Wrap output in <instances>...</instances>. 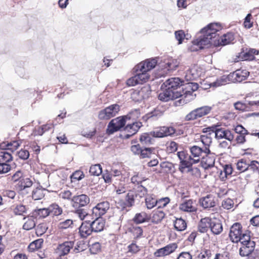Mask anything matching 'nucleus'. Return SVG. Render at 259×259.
Instances as JSON below:
<instances>
[{
  "instance_id": "f257e3e1",
  "label": "nucleus",
  "mask_w": 259,
  "mask_h": 259,
  "mask_svg": "<svg viewBox=\"0 0 259 259\" xmlns=\"http://www.w3.org/2000/svg\"><path fill=\"white\" fill-rule=\"evenodd\" d=\"M198 88V85L197 83L191 82L187 83L185 87L183 88V94L181 92H172L165 88V90L159 94L158 99L162 101L167 102L180 98V103L186 104L195 98L196 95L193 93Z\"/></svg>"
},
{
  "instance_id": "f03ea898",
  "label": "nucleus",
  "mask_w": 259,
  "mask_h": 259,
  "mask_svg": "<svg viewBox=\"0 0 259 259\" xmlns=\"http://www.w3.org/2000/svg\"><path fill=\"white\" fill-rule=\"evenodd\" d=\"M139 116V110H135L126 115L119 116L112 119L108 125L107 133L109 135L113 134L123 127L128 120H132L134 121L138 118Z\"/></svg>"
},
{
  "instance_id": "7ed1b4c3",
  "label": "nucleus",
  "mask_w": 259,
  "mask_h": 259,
  "mask_svg": "<svg viewBox=\"0 0 259 259\" xmlns=\"http://www.w3.org/2000/svg\"><path fill=\"white\" fill-rule=\"evenodd\" d=\"M177 156L180 161L179 169L182 172H190L192 175H200L199 169L197 167H191L193 164L190 155H188L185 151H182L177 153Z\"/></svg>"
},
{
  "instance_id": "20e7f679",
  "label": "nucleus",
  "mask_w": 259,
  "mask_h": 259,
  "mask_svg": "<svg viewBox=\"0 0 259 259\" xmlns=\"http://www.w3.org/2000/svg\"><path fill=\"white\" fill-rule=\"evenodd\" d=\"M206 129L209 132L214 133L215 137L218 140L225 139L231 142L234 139V135L230 130L220 127L219 125H213Z\"/></svg>"
},
{
  "instance_id": "39448f33",
  "label": "nucleus",
  "mask_w": 259,
  "mask_h": 259,
  "mask_svg": "<svg viewBox=\"0 0 259 259\" xmlns=\"http://www.w3.org/2000/svg\"><path fill=\"white\" fill-rule=\"evenodd\" d=\"M120 110V106L117 104L111 105L103 110H101L98 114V118L101 120H108L115 116Z\"/></svg>"
},
{
  "instance_id": "423d86ee",
  "label": "nucleus",
  "mask_w": 259,
  "mask_h": 259,
  "mask_svg": "<svg viewBox=\"0 0 259 259\" xmlns=\"http://www.w3.org/2000/svg\"><path fill=\"white\" fill-rule=\"evenodd\" d=\"M211 110V107L208 106H205L195 109L186 116V120H192L201 117L208 114Z\"/></svg>"
},
{
  "instance_id": "0eeeda50",
  "label": "nucleus",
  "mask_w": 259,
  "mask_h": 259,
  "mask_svg": "<svg viewBox=\"0 0 259 259\" xmlns=\"http://www.w3.org/2000/svg\"><path fill=\"white\" fill-rule=\"evenodd\" d=\"M209 148L208 147L202 149L198 146H193L190 148V156L192 158L193 164H196L200 162L201 158L206 153L208 152Z\"/></svg>"
},
{
  "instance_id": "6e6552de",
  "label": "nucleus",
  "mask_w": 259,
  "mask_h": 259,
  "mask_svg": "<svg viewBox=\"0 0 259 259\" xmlns=\"http://www.w3.org/2000/svg\"><path fill=\"white\" fill-rule=\"evenodd\" d=\"M176 130L172 126H161L155 128L150 132L151 135L155 138H163L171 136L175 133Z\"/></svg>"
},
{
  "instance_id": "1a4fd4ad",
  "label": "nucleus",
  "mask_w": 259,
  "mask_h": 259,
  "mask_svg": "<svg viewBox=\"0 0 259 259\" xmlns=\"http://www.w3.org/2000/svg\"><path fill=\"white\" fill-rule=\"evenodd\" d=\"M183 81L178 77H172L167 79L162 85V87H164L168 90H170L172 92H181L182 91H177L181 85H183V88H185L186 84H182Z\"/></svg>"
},
{
  "instance_id": "9d476101",
  "label": "nucleus",
  "mask_w": 259,
  "mask_h": 259,
  "mask_svg": "<svg viewBox=\"0 0 259 259\" xmlns=\"http://www.w3.org/2000/svg\"><path fill=\"white\" fill-rule=\"evenodd\" d=\"M222 29V26L219 23H211L207 25V26L201 29L200 33L206 34L212 39L214 38L217 32Z\"/></svg>"
},
{
  "instance_id": "9b49d317",
  "label": "nucleus",
  "mask_w": 259,
  "mask_h": 259,
  "mask_svg": "<svg viewBox=\"0 0 259 259\" xmlns=\"http://www.w3.org/2000/svg\"><path fill=\"white\" fill-rule=\"evenodd\" d=\"M90 202L89 197L85 194L74 196L71 199V205L74 208H79L87 206Z\"/></svg>"
},
{
  "instance_id": "f8f14e48",
  "label": "nucleus",
  "mask_w": 259,
  "mask_h": 259,
  "mask_svg": "<svg viewBox=\"0 0 259 259\" xmlns=\"http://www.w3.org/2000/svg\"><path fill=\"white\" fill-rule=\"evenodd\" d=\"M157 63V61L156 59H147L136 65L134 68V70L135 72H148L154 68Z\"/></svg>"
},
{
  "instance_id": "ddd939ff",
  "label": "nucleus",
  "mask_w": 259,
  "mask_h": 259,
  "mask_svg": "<svg viewBox=\"0 0 259 259\" xmlns=\"http://www.w3.org/2000/svg\"><path fill=\"white\" fill-rule=\"evenodd\" d=\"M179 63L176 59L172 58H168L165 59L163 62L159 64L160 67L163 70V72L160 73V75H163L164 73H166L167 71H172L176 69L178 66Z\"/></svg>"
},
{
  "instance_id": "4468645a",
  "label": "nucleus",
  "mask_w": 259,
  "mask_h": 259,
  "mask_svg": "<svg viewBox=\"0 0 259 259\" xmlns=\"http://www.w3.org/2000/svg\"><path fill=\"white\" fill-rule=\"evenodd\" d=\"M215 160V155L211 152L209 149L208 152H206L203 155L200 159V164L204 169L212 167L214 166Z\"/></svg>"
},
{
  "instance_id": "2eb2a0df",
  "label": "nucleus",
  "mask_w": 259,
  "mask_h": 259,
  "mask_svg": "<svg viewBox=\"0 0 259 259\" xmlns=\"http://www.w3.org/2000/svg\"><path fill=\"white\" fill-rule=\"evenodd\" d=\"M151 94L150 87H143L140 91H135L133 92L131 97L135 101H140L143 99L148 98Z\"/></svg>"
},
{
  "instance_id": "dca6fc26",
  "label": "nucleus",
  "mask_w": 259,
  "mask_h": 259,
  "mask_svg": "<svg viewBox=\"0 0 259 259\" xmlns=\"http://www.w3.org/2000/svg\"><path fill=\"white\" fill-rule=\"evenodd\" d=\"M178 248L176 243H170L156 250L154 255L156 257H163L173 253Z\"/></svg>"
},
{
  "instance_id": "f3484780",
  "label": "nucleus",
  "mask_w": 259,
  "mask_h": 259,
  "mask_svg": "<svg viewBox=\"0 0 259 259\" xmlns=\"http://www.w3.org/2000/svg\"><path fill=\"white\" fill-rule=\"evenodd\" d=\"M242 226L240 223H236L231 227L229 233V237L232 242L237 243L240 239V236L242 235Z\"/></svg>"
},
{
  "instance_id": "a211bd4d",
  "label": "nucleus",
  "mask_w": 259,
  "mask_h": 259,
  "mask_svg": "<svg viewBox=\"0 0 259 259\" xmlns=\"http://www.w3.org/2000/svg\"><path fill=\"white\" fill-rule=\"evenodd\" d=\"M109 208V203L107 201H103L98 203L93 208V213L97 217H101L104 215Z\"/></svg>"
},
{
  "instance_id": "6ab92c4d",
  "label": "nucleus",
  "mask_w": 259,
  "mask_h": 259,
  "mask_svg": "<svg viewBox=\"0 0 259 259\" xmlns=\"http://www.w3.org/2000/svg\"><path fill=\"white\" fill-rule=\"evenodd\" d=\"M249 75V72L246 70L239 69L230 73L232 82H241L246 79Z\"/></svg>"
},
{
  "instance_id": "aec40b11",
  "label": "nucleus",
  "mask_w": 259,
  "mask_h": 259,
  "mask_svg": "<svg viewBox=\"0 0 259 259\" xmlns=\"http://www.w3.org/2000/svg\"><path fill=\"white\" fill-rule=\"evenodd\" d=\"M142 126V122L139 121H133L131 123H128L124 128L125 131L128 133L126 135L125 137L129 138L130 137L137 133Z\"/></svg>"
},
{
  "instance_id": "412c9836",
  "label": "nucleus",
  "mask_w": 259,
  "mask_h": 259,
  "mask_svg": "<svg viewBox=\"0 0 259 259\" xmlns=\"http://www.w3.org/2000/svg\"><path fill=\"white\" fill-rule=\"evenodd\" d=\"M255 247L254 242H249L247 243L240 244L239 249L240 255L242 256L249 255L253 250Z\"/></svg>"
},
{
  "instance_id": "4be33fe9",
  "label": "nucleus",
  "mask_w": 259,
  "mask_h": 259,
  "mask_svg": "<svg viewBox=\"0 0 259 259\" xmlns=\"http://www.w3.org/2000/svg\"><path fill=\"white\" fill-rule=\"evenodd\" d=\"M179 209L185 212H192L197 210L195 202L192 199L184 201L179 205Z\"/></svg>"
},
{
  "instance_id": "5701e85b",
  "label": "nucleus",
  "mask_w": 259,
  "mask_h": 259,
  "mask_svg": "<svg viewBox=\"0 0 259 259\" xmlns=\"http://www.w3.org/2000/svg\"><path fill=\"white\" fill-rule=\"evenodd\" d=\"M200 205L204 209H209L215 205L214 197L211 195H207L199 199Z\"/></svg>"
},
{
  "instance_id": "b1692460",
  "label": "nucleus",
  "mask_w": 259,
  "mask_h": 259,
  "mask_svg": "<svg viewBox=\"0 0 259 259\" xmlns=\"http://www.w3.org/2000/svg\"><path fill=\"white\" fill-rule=\"evenodd\" d=\"M94 232L90 221H85L82 223L79 228V232L82 238H86Z\"/></svg>"
},
{
  "instance_id": "393cba45",
  "label": "nucleus",
  "mask_w": 259,
  "mask_h": 259,
  "mask_svg": "<svg viewBox=\"0 0 259 259\" xmlns=\"http://www.w3.org/2000/svg\"><path fill=\"white\" fill-rule=\"evenodd\" d=\"M210 229L213 234L215 235L220 234L223 231L221 221L216 218H211Z\"/></svg>"
},
{
  "instance_id": "a878e982",
  "label": "nucleus",
  "mask_w": 259,
  "mask_h": 259,
  "mask_svg": "<svg viewBox=\"0 0 259 259\" xmlns=\"http://www.w3.org/2000/svg\"><path fill=\"white\" fill-rule=\"evenodd\" d=\"M73 246L74 242L73 241L65 242L58 245L57 248V252L61 256L65 255L69 252L70 249L72 248Z\"/></svg>"
},
{
  "instance_id": "bb28decb",
  "label": "nucleus",
  "mask_w": 259,
  "mask_h": 259,
  "mask_svg": "<svg viewBox=\"0 0 259 259\" xmlns=\"http://www.w3.org/2000/svg\"><path fill=\"white\" fill-rule=\"evenodd\" d=\"M165 214L161 208H157L152 212L150 220L154 224H158L163 220L165 217Z\"/></svg>"
},
{
  "instance_id": "cd10ccee",
  "label": "nucleus",
  "mask_w": 259,
  "mask_h": 259,
  "mask_svg": "<svg viewBox=\"0 0 259 259\" xmlns=\"http://www.w3.org/2000/svg\"><path fill=\"white\" fill-rule=\"evenodd\" d=\"M92 229L95 232H99L103 230L105 222L101 217H98L95 220L91 223Z\"/></svg>"
},
{
  "instance_id": "c85d7f7f",
  "label": "nucleus",
  "mask_w": 259,
  "mask_h": 259,
  "mask_svg": "<svg viewBox=\"0 0 259 259\" xmlns=\"http://www.w3.org/2000/svg\"><path fill=\"white\" fill-rule=\"evenodd\" d=\"M211 223V218H204L201 219L199 223L198 229L201 233L206 232L210 229V225Z\"/></svg>"
},
{
  "instance_id": "c756f323",
  "label": "nucleus",
  "mask_w": 259,
  "mask_h": 259,
  "mask_svg": "<svg viewBox=\"0 0 259 259\" xmlns=\"http://www.w3.org/2000/svg\"><path fill=\"white\" fill-rule=\"evenodd\" d=\"M201 35L195 39L196 43L198 44L201 48L203 49L205 47H207L211 43V39L204 33H201Z\"/></svg>"
},
{
  "instance_id": "7c9ffc66",
  "label": "nucleus",
  "mask_w": 259,
  "mask_h": 259,
  "mask_svg": "<svg viewBox=\"0 0 259 259\" xmlns=\"http://www.w3.org/2000/svg\"><path fill=\"white\" fill-rule=\"evenodd\" d=\"M235 39L234 34L229 32L224 34L218 40V44L221 46H225L233 42Z\"/></svg>"
},
{
  "instance_id": "2f4dec72",
  "label": "nucleus",
  "mask_w": 259,
  "mask_h": 259,
  "mask_svg": "<svg viewBox=\"0 0 259 259\" xmlns=\"http://www.w3.org/2000/svg\"><path fill=\"white\" fill-rule=\"evenodd\" d=\"M150 220V217L145 212L137 213L133 218V221L136 224H142L145 222H148Z\"/></svg>"
},
{
  "instance_id": "473e14b6",
  "label": "nucleus",
  "mask_w": 259,
  "mask_h": 259,
  "mask_svg": "<svg viewBox=\"0 0 259 259\" xmlns=\"http://www.w3.org/2000/svg\"><path fill=\"white\" fill-rule=\"evenodd\" d=\"M24 223L23 228L26 230H29L34 228L36 225V218L33 216H28L24 218Z\"/></svg>"
},
{
  "instance_id": "72a5a7b5",
  "label": "nucleus",
  "mask_w": 259,
  "mask_h": 259,
  "mask_svg": "<svg viewBox=\"0 0 259 259\" xmlns=\"http://www.w3.org/2000/svg\"><path fill=\"white\" fill-rule=\"evenodd\" d=\"M235 164L236 169L240 172H242L247 170L249 167V160L244 158L239 159Z\"/></svg>"
},
{
  "instance_id": "f704fd0d",
  "label": "nucleus",
  "mask_w": 259,
  "mask_h": 259,
  "mask_svg": "<svg viewBox=\"0 0 259 259\" xmlns=\"http://www.w3.org/2000/svg\"><path fill=\"white\" fill-rule=\"evenodd\" d=\"M230 74L228 75H223L217 79L216 81L212 83L213 87H220L229 83L230 81H232Z\"/></svg>"
},
{
  "instance_id": "c9c22d12",
  "label": "nucleus",
  "mask_w": 259,
  "mask_h": 259,
  "mask_svg": "<svg viewBox=\"0 0 259 259\" xmlns=\"http://www.w3.org/2000/svg\"><path fill=\"white\" fill-rule=\"evenodd\" d=\"M145 200L146 207L149 209L153 208L157 203V200L154 195H147Z\"/></svg>"
},
{
  "instance_id": "e433bc0d",
  "label": "nucleus",
  "mask_w": 259,
  "mask_h": 259,
  "mask_svg": "<svg viewBox=\"0 0 259 259\" xmlns=\"http://www.w3.org/2000/svg\"><path fill=\"white\" fill-rule=\"evenodd\" d=\"M45 189H43L41 187H37L35 188L32 192V197L35 200H40L42 199L44 196Z\"/></svg>"
},
{
  "instance_id": "4c0bfd02",
  "label": "nucleus",
  "mask_w": 259,
  "mask_h": 259,
  "mask_svg": "<svg viewBox=\"0 0 259 259\" xmlns=\"http://www.w3.org/2000/svg\"><path fill=\"white\" fill-rule=\"evenodd\" d=\"M13 160V157L10 153L7 151L0 152V163H9Z\"/></svg>"
},
{
  "instance_id": "58836bf2",
  "label": "nucleus",
  "mask_w": 259,
  "mask_h": 259,
  "mask_svg": "<svg viewBox=\"0 0 259 259\" xmlns=\"http://www.w3.org/2000/svg\"><path fill=\"white\" fill-rule=\"evenodd\" d=\"M18 184L20 187V189L21 190H23L27 188L30 187L33 184V182L30 178H24L19 181Z\"/></svg>"
},
{
  "instance_id": "ea45409f",
  "label": "nucleus",
  "mask_w": 259,
  "mask_h": 259,
  "mask_svg": "<svg viewBox=\"0 0 259 259\" xmlns=\"http://www.w3.org/2000/svg\"><path fill=\"white\" fill-rule=\"evenodd\" d=\"M49 210L50 214L58 216L62 214L63 212L62 208L57 204H52L49 207Z\"/></svg>"
},
{
  "instance_id": "a19ab883",
  "label": "nucleus",
  "mask_w": 259,
  "mask_h": 259,
  "mask_svg": "<svg viewBox=\"0 0 259 259\" xmlns=\"http://www.w3.org/2000/svg\"><path fill=\"white\" fill-rule=\"evenodd\" d=\"M174 227L178 231H182L187 227V224L185 220L181 218L176 219L174 222Z\"/></svg>"
},
{
  "instance_id": "79ce46f5",
  "label": "nucleus",
  "mask_w": 259,
  "mask_h": 259,
  "mask_svg": "<svg viewBox=\"0 0 259 259\" xmlns=\"http://www.w3.org/2000/svg\"><path fill=\"white\" fill-rule=\"evenodd\" d=\"M163 114V110L161 107H157L154 110L147 114L148 118H158L161 117Z\"/></svg>"
},
{
  "instance_id": "37998d69",
  "label": "nucleus",
  "mask_w": 259,
  "mask_h": 259,
  "mask_svg": "<svg viewBox=\"0 0 259 259\" xmlns=\"http://www.w3.org/2000/svg\"><path fill=\"white\" fill-rule=\"evenodd\" d=\"M136 72V76L140 84L146 82L149 78L150 76L148 74V72L138 71Z\"/></svg>"
},
{
  "instance_id": "c03bdc74",
  "label": "nucleus",
  "mask_w": 259,
  "mask_h": 259,
  "mask_svg": "<svg viewBox=\"0 0 259 259\" xmlns=\"http://www.w3.org/2000/svg\"><path fill=\"white\" fill-rule=\"evenodd\" d=\"M102 172V169L100 164L92 165L90 168L89 172L91 175L98 176Z\"/></svg>"
},
{
  "instance_id": "a18cd8bd",
  "label": "nucleus",
  "mask_w": 259,
  "mask_h": 259,
  "mask_svg": "<svg viewBox=\"0 0 259 259\" xmlns=\"http://www.w3.org/2000/svg\"><path fill=\"white\" fill-rule=\"evenodd\" d=\"M43 241L41 239L36 240L31 243L28 246V249L30 251H33L35 250L41 248Z\"/></svg>"
},
{
  "instance_id": "49530a36",
  "label": "nucleus",
  "mask_w": 259,
  "mask_h": 259,
  "mask_svg": "<svg viewBox=\"0 0 259 259\" xmlns=\"http://www.w3.org/2000/svg\"><path fill=\"white\" fill-rule=\"evenodd\" d=\"M73 222L71 219H67L64 221L61 222L58 224V228L59 229H66L70 227H72Z\"/></svg>"
},
{
  "instance_id": "de8ad7c7",
  "label": "nucleus",
  "mask_w": 259,
  "mask_h": 259,
  "mask_svg": "<svg viewBox=\"0 0 259 259\" xmlns=\"http://www.w3.org/2000/svg\"><path fill=\"white\" fill-rule=\"evenodd\" d=\"M48 229V225L46 223L39 224L36 227V232L37 235L44 234Z\"/></svg>"
},
{
  "instance_id": "09e8293b",
  "label": "nucleus",
  "mask_w": 259,
  "mask_h": 259,
  "mask_svg": "<svg viewBox=\"0 0 259 259\" xmlns=\"http://www.w3.org/2000/svg\"><path fill=\"white\" fill-rule=\"evenodd\" d=\"M26 211V208L25 206L22 204L16 205L13 208V212L16 215H23Z\"/></svg>"
},
{
  "instance_id": "8fccbe9b",
  "label": "nucleus",
  "mask_w": 259,
  "mask_h": 259,
  "mask_svg": "<svg viewBox=\"0 0 259 259\" xmlns=\"http://www.w3.org/2000/svg\"><path fill=\"white\" fill-rule=\"evenodd\" d=\"M178 149V144L174 141H171L166 144V150L169 153L176 151Z\"/></svg>"
},
{
  "instance_id": "3c124183",
  "label": "nucleus",
  "mask_w": 259,
  "mask_h": 259,
  "mask_svg": "<svg viewBox=\"0 0 259 259\" xmlns=\"http://www.w3.org/2000/svg\"><path fill=\"white\" fill-rule=\"evenodd\" d=\"M152 136L150 133H144L141 135L140 137V141L144 144H148L151 143L152 141Z\"/></svg>"
},
{
  "instance_id": "603ef678",
  "label": "nucleus",
  "mask_w": 259,
  "mask_h": 259,
  "mask_svg": "<svg viewBox=\"0 0 259 259\" xmlns=\"http://www.w3.org/2000/svg\"><path fill=\"white\" fill-rule=\"evenodd\" d=\"M84 177V175L82 171L80 170H76L74 172H73L72 175L70 176V178L71 179V181L73 182V180H81Z\"/></svg>"
},
{
  "instance_id": "864d4df0",
  "label": "nucleus",
  "mask_w": 259,
  "mask_h": 259,
  "mask_svg": "<svg viewBox=\"0 0 259 259\" xmlns=\"http://www.w3.org/2000/svg\"><path fill=\"white\" fill-rule=\"evenodd\" d=\"M59 196L60 198L64 200H70L72 199V193L69 190H63L61 191Z\"/></svg>"
},
{
  "instance_id": "5fc2aeb1",
  "label": "nucleus",
  "mask_w": 259,
  "mask_h": 259,
  "mask_svg": "<svg viewBox=\"0 0 259 259\" xmlns=\"http://www.w3.org/2000/svg\"><path fill=\"white\" fill-rule=\"evenodd\" d=\"M234 206L233 200L230 198L224 199L222 202V206L226 209H230Z\"/></svg>"
},
{
  "instance_id": "6e6d98bb",
  "label": "nucleus",
  "mask_w": 259,
  "mask_h": 259,
  "mask_svg": "<svg viewBox=\"0 0 259 259\" xmlns=\"http://www.w3.org/2000/svg\"><path fill=\"white\" fill-rule=\"evenodd\" d=\"M200 140L203 144L204 145V148L208 147L209 148L210 145L212 143V139L211 137L207 135H202L200 137Z\"/></svg>"
},
{
  "instance_id": "4d7b16f0",
  "label": "nucleus",
  "mask_w": 259,
  "mask_h": 259,
  "mask_svg": "<svg viewBox=\"0 0 259 259\" xmlns=\"http://www.w3.org/2000/svg\"><path fill=\"white\" fill-rule=\"evenodd\" d=\"M126 205L127 206H132L135 203L134 195L133 192L128 193L125 197Z\"/></svg>"
},
{
  "instance_id": "13d9d810",
  "label": "nucleus",
  "mask_w": 259,
  "mask_h": 259,
  "mask_svg": "<svg viewBox=\"0 0 259 259\" xmlns=\"http://www.w3.org/2000/svg\"><path fill=\"white\" fill-rule=\"evenodd\" d=\"M160 167L166 172L170 171L174 168L173 164L168 161H164L160 163Z\"/></svg>"
},
{
  "instance_id": "bf43d9fd",
  "label": "nucleus",
  "mask_w": 259,
  "mask_h": 259,
  "mask_svg": "<svg viewBox=\"0 0 259 259\" xmlns=\"http://www.w3.org/2000/svg\"><path fill=\"white\" fill-rule=\"evenodd\" d=\"M132 232L136 238L140 237L143 234V229L140 227H134L132 229Z\"/></svg>"
},
{
  "instance_id": "052dcab7",
  "label": "nucleus",
  "mask_w": 259,
  "mask_h": 259,
  "mask_svg": "<svg viewBox=\"0 0 259 259\" xmlns=\"http://www.w3.org/2000/svg\"><path fill=\"white\" fill-rule=\"evenodd\" d=\"M175 34L176 38L179 41V44H181L185 37L184 31L182 30L176 31Z\"/></svg>"
},
{
  "instance_id": "680f3d73",
  "label": "nucleus",
  "mask_w": 259,
  "mask_h": 259,
  "mask_svg": "<svg viewBox=\"0 0 259 259\" xmlns=\"http://www.w3.org/2000/svg\"><path fill=\"white\" fill-rule=\"evenodd\" d=\"M101 249V245L99 242H95L93 243L90 248L91 252L92 254L97 253Z\"/></svg>"
},
{
  "instance_id": "e2e57ef3",
  "label": "nucleus",
  "mask_w": 259,
  "mask_h": 259,
  "mask_svg": "<svg viewBox=\"0 0 259 259\" xmlns=\"http://www.w3.org/2000/svg\"><path fill=\"white\" fill-rule=\"evenodd\" d=\"M11 166L9 163H0V174H4L10 171Z\"/></svg>"
},
{
  "instance_id": "0e129e2a",
  "label": "nucleus",
  "mask_w": 259,
  "mask_h": 259,
  "mask_svg": "<svg viewBox=\"0 0 259 259\" xmlns=\"http://www.w3.org/2000/svg\"><path fill=\"white\" fill-rule=\"evenodd\" d=\"M146 179L144 177H142L141 175L139 174L136 175L134 176L131 178V181L134 184H139L141 183L142 182L145 181Z\"/></svg>"
},
{
  "instance_id": "69168bd1",
  "label": "nucleus",
  "mask_w": 259,
  "mask_h": 259,
  "mask_svg": "<svg viewBox=\"0 0 259 259\" xmlns=\"http://www.w3.org/2000/svg\"><path fill=\"white\" fill-rule=\"evenodd\" d=\"M152 152V149L150 148H145L143 149H141V152L140 153V156L141 158H144L146 157H149L150 156Z\"/></svg>"
},
{
  "instance_id": "338daca9",
  "label": "nucleus",
  "mask_w": 259,
  "mask_h": 259,
  "mask_svg": "<svg viewBox=\"0 0 259 259\" xmlns=\"http://www.w3.org/2000/svg\"><path fill=\"white\" fill-rule=\"evenodd\" d=\"M249 168L253 171L259 172V162L257 161L253 160L250 161L249 160Z\"/></svg>"
},
{
  "instance_id": "774afa93",
  "label": "nucleus",
  "mask_w": 259,
  "mask_h": 259,
  "mask_svg": "<svg viewBox=\"0 0 259 259\" xmlns=\"http://www.w3.org/2000/svg\"><path fill=\"white\" fill-rule=\"evenodd\" d=\"M140 250V247L135 243L133 242L128 246V251L132 253H136Z\"/></svg>"
}]
</instances>
